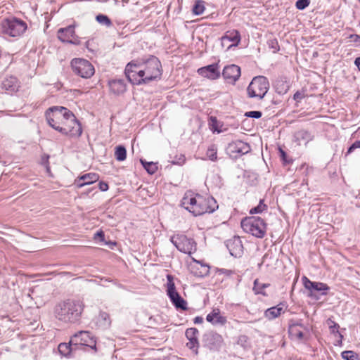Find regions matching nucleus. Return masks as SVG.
<instances>
[{"mask_svg": "<svg viewBox=\"0 0 360 360\" xmlns=\"http://www.w3.org/2000/svg\"><path fill=\"white\" fill-rule=\"evenodd\" d=\"M124 74L132 84L141 85L160 79L162 68L160 60L155 56H145L132 60L125 67Z\"/></svg>", "mask_w": 360, "mask_h": 360, "instance_id": "1", "label": "nucleus"}, {"mask_svg": "<svg viewBox=\"0 0 360 360\" xmlns=\"http://www.w3.org/2000/svg\"><path fill=\"white\" fill-rule=\"evenodd\" d=\"M181 205L194 216L212 213L218 208L215 199L212 196H203L188 191L181 201Z\"/></svg>", "mask_w": 360, "mask_h": 360, "instance_id": "2", "label": "nucleus"}, {"mask_svg": "<svg viewBox=\"0 0 360 360\" xmlns=\"http://www.w3.org/2000/svg\"><path fill=\"white\" fill-rule=\"evenodd\" d=\"M84 307L80 300H66L55 307L56 318L64 323H75L80 319Z\"/></svg>", "mask_w": 360, "mask_h": 360, "instance_id": "3", "label": "nucleus"}, {"mask_svg": "<svg viewBox=\"0 0 360 360\" xmlns=\"http://www.w3.org/2000/svg\"><path fill=\"white\" fill-rule=\"evenodd\" d=\"M243 230L253 236L262 238L266 232V224L259 217H247L240 223Z\"/></svg>", "mask_w": 360, "mask_h": 360, "instance_id": "4", "label": "nucleus"}, {"mask_svg": "<svg viewBox=\"0 0 360 360\" xmlns=\"http://www.w3.org/2000/svg\"><path fill=\"white\" fill-rule=\"evenodd\" d=\"M70 112L63 106H53L46 111L45 116L49 125L58 131V127L64 126Z\"/></svg>", "mask_w": 360, "mask_h": 360, "instance_id": "5", "label": "nucleus"}, {"mask_svg": "<svg viewBox=\"0 0 360 360\" xmlns=\"http://www.w3.org/2000/svg\"><path fill=\"white\" fill-rule=\"evenodd\" d=\"M27 29V23L17 18H6L1 22V33L11 37L21 36Z\"/></svg>", "mask_w": 360, "mask_h": 360, "instance_id": "6", "label": "nucleus"}, {"mask_svg": "<svg viewBox=\"0 0 360 360\" xmlns=\"http://www.w3.org/2000/svg\"><path fill=\"white\" fill-rule=\"evenodd\" d=\"M269 89V82L266 77L256 76L247 88L248 96L250 98L262 99Z\"/></svg>", "mask_w": 360, "mask_h": 360, "instance_id": "7", "label": "nucleus"}, {"mask_svg": "<svg viewBox=\"0 0 360 360\" xmlns=\"http://www.w3.org/2000/svg\"><path fill=\"white\" fill-rule=\"evenodd\" d=\"M71 67L73 72L85 79L91 77L95 72L94 65L84 58H74L71 60Z\"/></svg>", "mask_w": 360, "mask_h": 360, "instance_id": "8", "label": "nucleus"}, {"mask_svg": "<svg viewBox=\"0 0 360 360\" xmlns=\"http://www.w3.org/2000/svg\"><path fill=\"white\" fill-rule=\"evenodd\" d=\"M167 295L169 297L170 301L177 309L186 310L187 302L181 297L179 293L176 291V287L173 281V276L168 274L167 276Z\"/></svg>", "mask_w": 360, "mask_h": 360, "instance_id": "9", "label": "nucleus"}, {"mask_svg": "<svg viewBox=\"0 0 360 360\" xmlns=\"http://www.w3.org/2000/svg\"><path fill=\"white\" fill-rule=\"evenodd\" d=\"M58 128H59L58 131L64 135L79 136L82 133L81 124L72 112L69 113L68 120L64 126L58 127Z\"/></svg>", "mask_w": 360, "mask_h": 360, "instance_id": "10", "label": "nucleus"}, {"mask_svg": "<svg viewBox=\"0 0 360 360\" xmlns=\"http://www.w3.org/2000/svg\"><path fill=\"white\" fill-rule=\"evenodd\" d=\"M172 244L181 252L191 254L195 250V242L184 234H176L170 238Z\"/></svg>", "mask_w": 360, "mask_h": 360, "instance_id": "11", "label": "nucleus"}, {"mask_svg": "<svg viewBox=\"0 0 360 360\" xmlns=\"http://www.w3.org/2000/svg\"><path fill=\"white\" fill-rule=\"evenodd\" d=\"M304 288L309 291V296L312 297L314 292H321L322 295H327L330 288L326 283L310 281L307 277H302Z\"/></svg>", "mask_w": 360, "mask_h": 360, "instance_id": "12", "label": "nucleus"}, {"mask_svg": "<svg viewBox=\"0 0 360 360\" xmlns=\"http://www.w3.org/2000/svg\"><path fill=\"white\" fill-rule=\"evenodd\" d=\"M250 146L244 141L237 140L230 143L227 147V151L231 156L238 158L247 154L250 151Z\"/></svg>", "mask_w": 360, "mask_h": 360, "instance_id": "13", "label": "nucleus"}, {"mask_svg": "<svg viewBox=\"0 0 360 360\" xmlns=\"http://www.w3.org/2000/svg\"><path fill=\"white\" fill-rule=\"evenodd\" d=\"M70 344L74 345H85L96 349V341L91 337L88 331H80L76 333L70 340Z\"/></svg>", "mask_w": 360, "mask_h": 360, "instance_id": "14", "label": "nucleus"}, {"mask_svg": "<svg viewBox=\"0 0 360 360\" xmlns=\"http://www.w3.org/2000/svg\"><path fill=\"white\" fill-rule=\"evenodd\" d=\"M204 341L211 350H219L224 345L223 337L212 331L205 335Z\"/></svg>", "mask_w": 360, "mask_h": 360, "instance_id": "15", "label": "nucleus"}, {"mask_svg": "<svg viewBox=\"0 0 360 360\" xmlns=\"http://www.w3.org/2000/svg\"><path fill=\"white\" fill-rule=\"evenodd\" d=\"M222 75L229 82L234 84L240 77V68L233 64L227 65L224 68Z\"/></svg>", "mask_w": 360, "mask_h": 360, "instance_id": "16", "label": "nucleus"}, {"mask_svg": "<svg viewBox=\"0 0 360 360\" xmlns=\"http://www.w3.org/2000/svg\"><path fill=\"white\" fill-rule=\"evenodd\" d=\"M186 337L188 340L186 346L198 354V349L199 347L198 335L199 331L195 328H189L186 330Z\"/></svg>", "mask_w": 360, "mask_h": 360, "instance_id": "17", "label": "nucleus"}, {"mask_svg": "<svg viewBox=\"0 0 360 360\" xmlns=\"http://www.w3.org/2000/svg\"><path fill=\"white\" fill-rule=\"evenodd\" d=\"M230 254L235 257H240L243 254V244L240 238L238 236H235L231 239L226 241V244Z\"/></svg>", "mask_w": 360, "mask_h": 360, "instance_id": "18", "label": "nucleus"}, {"mask_svg": "<svg viewBox=\"0 0 360 360\" xmlns=\"http://www.w3.org/2000/svg\"><path fill=\"white\" fill-rule=\"evenodd\" d=\"M200 75L210 79H216L220 77V72L218 70L217 64H212L198 70Z\"/></svg>", "mask_w": 360, "mask_h": 360, "instance_id": "19", "label": "nucleus"}, {"mask_svg": "<svg viewBox=\"0 0 360 360\" xmlns=\"http://www.w3.org/2000/svg\"><path fill=\"white\" fill-rule=\"evenodd\" d=\"M75 35V25H70L66 27L60 28L58 31V38L63 42L76 44L72 41Z\"/></svg>", "mask_w": 360, "mask_h": 360, "instance_id": "20", "label": "nucleus"}, {"mask_svg": "<svg viewBox=\"0 0 360 360\" xmlns=\"http://www.w3.org/2000/svg\"><path fill=\"white\" fill-rule=\"evenodd\" d=\"M206 320L214 326H224L227 322L226 318L221 315L219 309H214L208 314L206 316Z\"/></svg>", "mask_w": 360, "mask_h": 360, "instance_id": "21", "label": "nucleus"}, {"mask_svg": "<svg viewBox=\"0 0 360 360\" xmlns=\"http://www.w3.org/2000/svg\"><path fill=\"white\" fill-rule=\"evenodd\" d=\"M99 179V175L96 173H87L75 180V184L78 188L92 184Z\"/></svg>", "mask_w": 360, "mask_h": 360, "instance_id": "22", "label": "nucleus"}, {"mask_svg": "<svg viewBox=\"0 0 360 360\" xmlns=\"http://www.w3.org/2000/svg\"><path fill=\"white\" fill-rule=\"evenodd\" d=\"M2 88L8 93H13L18 91L19 84L18 79L15 77L10 76L4 79L2 82Z\"/></svg>", "mask_w": 360, "mask_h": 360, "instance_id": "23", "label": "nucleus"}, {"mask_svg": "<svg viewBox=\"0 0 360 360\" xmlns=\"http://www.w3.org/2000/svg\"><path fill=\"white\" fill-rule=\"evenodd\" d=\"M221 41L222 42L226 41L232 42V44L230 45L229 47L236 46L240 41V34L236 30H229L221 37Z\"/></svg>", "mask_w": 360, "mask_h": 360, "instance_id": "24", "label": "nucleus"}, {"mask_svg": "<svg viewBox=\"0 0 360 360\" xmlns=\"http://www.w3.org/2000/svg\"><path fill=\"white\" fill-rule=\"evenodd\" d=\"M274 87L278 94L283 95L286 94L290 89V82L287 77H281L276 80Z\"/></svg>", "mask_w": 360, "mask_h": 360, "instance_id": "25", "label": "nucleus"}, {"mask_svg": "<svg viewBox=\"0 0 360 360\" xmlns=\"http://www.w3.org/2000/svg\"><path fill=\"white\" fill-rule=\"evenodd\" d=\"M110 91L115 94H121L126 91V84L123 79H116L109 81Z\"/></svg>", "mask_w": 360, "mask_h": 360, "instance_id": "26", "label": "nucleus"}, {"mask_svg": "<svg viewBox=\"0 0 360 360\" xmlns=\"http://www.w3.org/2000/svg\"><path fill=\"white\" fill-rule=\"evenodd\" d=\"M283 304H279L275 307H270L264 311V316L269 320H272L277 318L282 313H284L285 310Z\"/></svg>", "mask_w": 360, "mask_h": 360, "instance_id": "27", "label": "nucleus"}, {"mask_svg": "<svg viewBox=\"0 0 360 360\" xmlns=\"http://www.w3.org/2000/svg\"><path fill=\"white\" fill-rule=\"evenodd\" d=\"M295 137L300 145H301L302 143L306 145L313 140L314 135L307 130L302 129L296 132Z\"/></svg>", "mask_w": 360, "mask_h": 360, "instance_id": "28", "label": "nucleus"}, {"mask_svg": "<svg viewBox=\"0 0 360 360\" xmlns=\"http://www.w3.org/2000/svg\"><path fill=\"white\" fill-rule=\"evenodd\" d=\"M200 267L196 266V270H194V266L192 267V272L196 276L202 277L209 274V266L206 264H202L200 262L195 261Z\"/></svg>", "mask_w": 360, "mask_h": 360, "instance_id": "29", "label": "nucleus"}, {"mask_svg": "<svg viewBox=\"0 0 360 360\" xmlns=\"http://www.w3.org/2000/svg\"><path fill=\"white\" fill-rule=\"evenodd\" d=\"M289 336L292 340L302 341L304 340V333L302 329L295 327H288Z\"/></svg>", "mask_w": 360, "mask_h": 360, "instance_id": "30", "label": "nucleus"}, {"mask_svg": "<svg viewBox=\"0 0 360 360\" xmlns=\"http://www.w3.org/2000/svg\"><path fill=\"white\" fill-rule=\"evenodd\" d=\"M115 158L117 161H124L127 158V150L122 145H119L115 148Z\"/></svg>", "mask_w": 360, "mask_h": 360, "instance_id": "31", "label": "nucleus"}, {"mask_svg": "<svg viewBox=\"0 0 360 360\" xmlns=\"http://www.w3.org/2000/svg\"><path fill=\"white\" fill-rule=\"evenodd\" d=\"M140 162L144 169L149 173L150 174H153L158 170L157 163L153 162H147L144 160L141 159Z\"/></svg>", "mask_w": 360, "mask_h": 360, "instance_id": "32", "label": "nucleus"}, {"mask_svg": "<svg viewBox=\"0 0 360 360\" xmlns=\"http://www.w3.org/2000/svg\"><path fill=\"white\" fill-rule=\"evenodd\" d=\"M269 286V284L267 283H262L259 282L258 279H256L254 281L253 291L255 294H261L262 295H266V292L264 289Z\"/></svg>", "mask_w": 360, "mask_h": 360, "instance_id": "33", "label": "nucleus"}, {"mask_svg": "<svg viewBox=\"0 0 360 360\" xmlns=\"http://www.w3.org/2000/svg\"><path fill=\"white\" fill-rule=\"evenodd\" d=\"M205 9V1L202 0H197L193 5L192 11L195 15H200L203 13Z\"/></svg>", "mask_w": 360, "mask_h": 360, "instance_id": "34", "label": "nucleus"}, {"mask_svg": "<svg viewBox=\"0 0 360 360\" xmlns=\"http://www.w3.org/2000/svg\"><path fill=\"white\" fill-rule=\"evenodd\" d=\"M327 322L328 324L329 325L330 333L334 335H338V336L340 338V340H342V339L343 338V335L338 330V328L340 327L338 323L332 321L330 319H328Z\"/></svg>", "mask_w": 360, "mask_h": 360, "instance_id": "35", "label": "nucleus"}, {"mask_svg": "<svg viewBox=\"0 0 360 360\" xmlns=\"http://www.w3.org/2000/svg\"><path fill=\"white\" fill-rule=\"evenodd\" d=\"M341 356L345 360H359V355L354 351L347 350L341 353Z\"/></svg>", "mask_w": 360, "mask_h": 360, "instance_id": "36", "label": "nucleus"}, {"mask_svg": "<svg viewBox=\"0 0 360 360\" xmlns=\"http://www.w3.org/2000/svg\"><path fill=\"white\" fill-rule=\"evenodd\" d=\"M266 209H267V205L264 203V200H260L258 205L252 208L250 210V214H260L263 211L266 210Z\"/></svg>", "mask_w": 360, "mask_h": 360, "instance_id": "37", "label": "nucleus"}, {"mask_svg": "<svg viewBox=\"0 0 360 360\" xmlns=\"http://www.w3.org/2000/svg\"><path fill=\"white\" fill-rule=\"evenodd\" d=\"M288 327H295V328H300L307 332L309 331V327L304 326L300 320H290Z\"/></svg>", "mask_w": 360, "mask_h": 360, "instance_id": "38", "label": "nucleus"}, {"mask_svg": "<svg viewBox=\"0 0 360 360\" xmlns=\"http://www.w3.org/2000/svg\"><path fill=\"white\" fill-rule=\"evenodd\" d=\"M96 20L101 25L110 27L112 25L110 19L105 15L99 14L96 17Z\"/></svg>", "mask_w": 360, "mask_h": 360, "instance_id": "39", "label": "nucleus"}, {"mask_svg": "<svg viewBox=\"0 0 360 360\" xmlns=\"http://www.w3.org/2000/svg\"><path fill=\"white\" fill-rule=\"evenodd\" d=\"M72 345H71L70 343V345H67L66 343H60L58 345V351L61 354L66 356L70 352V350L72 349Z\"/></svg>", "mask_w": 360, "mask_h": 360, "instance_id": "40", "label": "nucleus"}, {"mask_svg": "<svg viewBox=\"0 0 360 360\" xmlns=\"http://www.w3.org/2000/svg\"><path fill=\"white\" fill-rule=\"evenodd\" d=\"M237 344L243 348H247L249 346V338L245 335L238 336Z\"/></svg>", "mask_w": 360, "mask_h": 360, "instance_id": "41", "label": "nucleus"}, {"mask_svg": "<svg viewBox=\"0 0 360 360\" xmlns=\"http://www.w3.org/2000/svg\"><path fill=\"white\" fill-rule=\"evenodd\" d=\"M207 155L212 161H215L217 158V148L214 146H210L207 151Z\"/></svg>", "mask_w": 360, "mask_h": 360, "instance_id": "42", "label": "nucleus"}, {"mask_svg": "<svg viewBox=\"0 0 360 360\" xmlns=\"http://www.w3.org/2000/svg\"><path fill=\"white\" fill-rule=\"evenodd\" d=\"M310 4V0H297L295 6L299 10L305 9Z\"/></svg>", "mask_w": 360, "mask_h": 360, "instance_id": "43", "label": "nucleus"}, {"mask_svg": "<svg viewBox=\"0 0 360 360\" xmlns=\"http://www.w3.org/2000/svg\"><path fill=\"white\" fill-rule=\"evenodd\" d=\"M211 120V129L214 132L217 131V133L221 132V130L219 129V122L217 121V118L214 117H210Z\"/></svg>", "mask_w": 360, "mask_h": 360, "instance_id": "44", "label": "nucleus"}, {"mask_svg": "<svg viewBox=\"0 0 360 360\" xmlns=\"http://www.w3.org/2000/svg\"><path fill=\"white\" fill-rule=\"evenodd\" d=\"M262 113L261 111L254 110V111H248L245 113V116L247 117H251L255 119H259L262 117Z\"/></svg>", "mask_w": 360, "mask_h": 360, "instance_id": "45", "label": "nucleus"}, {"mask_svg": "<svg viewBox=\"0 0 360 360\" xmlns=\"http://www.w3.org/2000/svg\"><path fill=\"white\" fill-rule=\"evenodd\" d=\"M360 148V141H356L348 148L346 155L352 153L355 149Z\"/></svg>", "mask_w": 360, "mask_h": 360, "instance_id": "46", "label": "nucleus"}, {"mask_svg": "<svg viewBox=\"0 0 360 360\" xmlns=\"http://www.w3.org/2000/svg\"><path fill=\"white\" fill-rule=\"evenodd\" d=\"M269 46L273 49L274 53H276L279 50L278 41L276 40H271L269 41Z\"/></svg>", "mask_w": 360, "mask_h": 360, "instance_id": "47", "label": "nucleus"}, {"mask_svg": "<svg viewBox=\"0 0 360 360\" xmlns=\"http://www.w3.org/2000/svg\"><path fill=\"white\" fill-rule=\"evenodd\" d=\"M185 160H186V159H185L184 155H180L178 158H176L174 160H172V162L174 165H183L185 162Z\"/></svg>", "mask_w": 360, "mask_h": 360, "instance_id": "48", "label": "nucleus"}, {"mask_svg": "<svg viewBox=\"0 0 360 360\" xmlns=\"http://www.w3.org/2000/svg\"><path fill=\"white\" fill-rule=\"evenodd\" d=\"M100 319L105 321V323L109 324L110 323V317L109 315L105 312H101L99 314Z\"/></svg>", "mask_w": 360, "mask_h": 360, "instance_id": "49", "label": "nucleus"}, {"mask_svg": "<svg viewBox=\"0 0 360 360\" xmlns=\"http://www.w3.org/2000/svg\"><path fill=\"white\" fill-rule=\"evenodd\" d=\"M349 38L351 41L356 43L358 45H360V35L356 34H352L349 35Z\"/></svg>", "mask_w": 360, "mask_h": 360, "instance_id": "50", "label": "nucleus"}, {"mask_svg": "<svg viewBox=\"0 0 360 360\" xmlns=\"http://www.w3.org/2000/svg\"><path fill=\"white\" fill-rule=\"evenodd\" d=\"M98 188L101 191H106L108 189V184L104 181H101L98 184Z\"/></svg>", "mask_w": 360, "mask_h": 360, "instance_id": "51", "label": "nucleus"}, {"mask_svg": "<svg viewBox=\"0 0 360 360\" xmlns=\"http://www.w3.org/2000/svg\"><path fill=\"white\" fill-rule=\"evenodd\" d=\"M104 233L103 231H97L94 235V238L96 239L97 238H99L101 240H104Z\"/></svg>", "mask_w": 360, "mask_h": 360, "instance_id": "52", "label": "nucleus"}, {"mask_svg": "<svg viewBox=\"0 0 360 360\" xmlns=\"http://www.w3.org/2000/svg\"><path fill=\"white\" fill-rule=\"evenodd\" d=\"M279 152H280V156L282 159V160L285 162V163H288V160L286 159L287 158V154L285 153V152L284 150H283L281 148H279Z\"/></svg>", "mask_w": 360, "mask_h": 360, "instance_id": "53", "label": "nucleus"}, {"mask_svg": "<svg viewBox=\"0 0 360 360\" xmlns=\"http://www.w3.org/2000/svg\"><path fill=\"white\" fill-rule=\"evenodd\" d=\"M218 271L220 274H225L226 276H231L233 274V271L231 270L226 269H221Z\"/></svg>", "mask_w": 360, "mask_h": 360, "instance_id": "54", "label": "nucleus"}, {"mask_svg": "<svg viewBox=\"0 0 360 360\" xmlns=\"http://www.w3.org/2000/svg\"><path fill=\"white\" fill-rule=\"evenodd\" d=\"M203 318L202 316H196L193 319V323L195 324H200L203 323Z\"/></svg>", "mask_w": 360, "mask_h": 360, "instance_id": "55", "label": "nucleus"}, {"mask_svg": "<svg viewBox=\"0 0 360 360\" xmlns=\"http://www.w3.org/2000/svg\"><path fill=\"white\" fill-rule=\"evenodd\" d=\"M355 65L358 68L360 71V57H357L354 60Z\"/></svg>", "mask_w": 360, "mask_h": 360, "instance_id": "56", "label": "nucleus"}, {"mask_svg": "<svg viewBox=\"0 0 360 360\" xmlns=\"http://www.w3.org/2000/svg\"><path fill=\"white\" fill-rule=\"evenodd\" d=\"M301 98V96H300V94L297 91L296 92L295 94H294V99L295 100H298Z\"/></svg>", "mask_w": 360, "mask_h": 360, "instance_id": "57", "label": "nucleus"}, {"mask_svg": "<svg viewBox=\"0 0 360 360\" xmlns=\"http://www.w3.org/2000/svg\"><path fill=\"white\" fill-rule=\"evenodd\" d=\"M91 191V189H88V191L86 192V193H89Z\"/></svg>", "mask_w": 360, "mask_h": 360, "instance_id": "58", "label": "nucleus"}, {"mask_svg": "<svg viewBox=\"0 0 360 360\" xmlns=\"http://www.w3.org/2000/svg\"><path fill=\"white\" fill-rule=\"evenodd\" d=\"M118 286L120 287V288L122 287V285L121 284H119Z\"/></svg>", "mask_w": 360, "mask_h": 360, "instance_id": "59", "label": "nucleus"}, {"mask_svg": "<svg viewBox=\"0 0 360 360\" xmlns=\"http://www.w3.org/2000/svg\"><path fill=\"white\" fill-rule=\"evenodd\" d=\"M360 1V0H359Z\"/></svg>", "mask_w": 360, "mask_h": 360, "instance_id": "60", "label": "nucleus"}]
</instances>
